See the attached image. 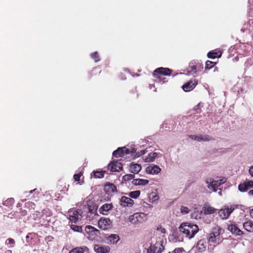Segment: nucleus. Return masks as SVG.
<instances>
[{"label":"nucleus","instance_id":"f257e3e1","mask_svg":"<svg viewBox=\"0 0 253 253\" xmlns=\"http://www.w3.org/2000/svg\"><path fill=\"white\" fill-rule=\"evenodd\" d=\"M179 230L180 233L188 239H191L199 231V227L196 224L184 222L180 224Z\"/></svg>","mask_w":253,"mask_h":253},{"label":"nucleus","instance_id":"f03ea898","mask_svg":"<svg viewBox=\"0 0 253 253\" xmlns=\"http://www.w3.org/2000/svg\"><path fill=\"white\" fill-rule=\"evenodd\" d=\"M147 219L146 214L141 212H136L129 216L128 219L129 222L134 225H137L145 221Z\"/></svg>","mask_w":253,"mask_h":253},{"label":"nucleus","instance_id":"7ed1b4c3","mask_svg":"<svg viewBox=\"0 0 253 253\" xmlns=\"http://www.w3.org/2000/svg\"><path fill=\"white\" fill-rule=\"evenodd\" d=\"M235 208L236 206L234 205L224 206L218 211L219 216L222 219H226Z\"/></svg>","mask_w":253,"mask_h":253},{"label":"nucleus","instance_id":"20e7f679","mask_svg":"<svg viewBox=\"0 0 253 253\" xmlns=\"http://www.w3.org/2000/svg\"><path fill=\"white\" fill-rule=\"evenodd\" d=\"M164 250V247L161 241L157 242L147 249V253H161Z\"/></svg>","mask_w":253,"mask_h":253},{"label":"nucleus","instance_id":"39448f33","mask_svg":"<svg viewBox=\"0 0 253 253\" xmlns=\"http://www.w3.org/2000/svg\"><path fill=\"white\" fill-rule=\"evenodd\" d=\"M82 211L81 210L71 211H69V219L74 223L77 222L83 218Z\"/></svg>","mask_w":253,"mask_h":253},{"label":"nucleus","instance_id":"423d86ee","mask_svg":"<svg viewBox=\"0 0 253 253\" xmlns=\"http://www.w3.org/2000/svg\"><path fill=\"white\" fill-rule=\"evenodd\" d=\"M188 136L191 139L197 140L198 142L210 141L212 140V138L211 136L205 134H201L200 135H190Z\"/></svg>","mask_w":253,"mask_h":253},{"label":"nucleus","instance_id":"0eeeda50","mask_svg":"<svg viewBox=\"0 0 253 253\" xmlns=\"http://www.w3.org/2000/svg\"><path fill=\"white\" fill-rule=\"evenodd\" d=\"M161 170V168L158 166L154 164L149 165L146 169V171L147 173L153 175L158 174Z\"/></svg>","mask_w":253,"mask_h":253},{"label":"nucleus","instance_id":"6e6552de","mask_svg":"<svg viewBox=\"0 0 253 253\" xmlns=\"http://www.w3.org/2000/svg\"><path fill=\"white\" fill-rule=\"evenodd\" d=\"M253 187V181H246L243 183H241L238 186V189L241 192H246L249 189Z\"/></svg>","mask_w":253,"mask_h":253},{"label":"nucleus","instance_id":"1a4fd4ad","mask_svg":"<svg viewBox=\"0 0 253 253\" xmlns=\"http://www.w3.org/2000/svg\"><path fill=\"white\" fill-rule=\"evenodd\" d=\"M129 154V150L126 147L119 148L113 153V156L115 157H123L125 154Z\"/></svg>","mask_w":253,"mask_h":253},{"label":"nucleus","instance_id":"9d476101","mask_svg":"<svg viewBox=\"0 0 253 253\" xmlns=\"http://www.w3.org/2000/svg\"><path fill=\"white\" fill-rule=\"evenodd\" d=\"M108 167L111 171H120L122 170V165L120 162H112L109 165Z\"/></svg>","mask_w":253,"mask_h":253},{"label":"nucleus","instance_id":"9b49d317","mask_svg":"<svg viewBox=\"0 0 253 253\" xmlns=\"http://www.w3.org/2000/svg\"><path fill=\"white\" fill-rule=\"evenodd\" d=\"M120 204L123 207H131L133 204V201L129 197L123 196L120 200Z\"/></svg>","mask_w":253,"mask_h":253},{"label":"nucleus","instance_id":"f8f14e48","mask_svg":"<svg viewBox=\"0 0 253 253\" xmlns=\"http://www.w3.org/2000/svg\"><path fill=\"white\" fill-rule=\"evenodd\" d=\"M227 229L232 234L236 235H241L243 234V232L235 224L231 223L228 225Z\"/></svg>","mask_w":253,"mask_h":253},{"label":"nucleus","instance_id":"ddd939ff","mask_svg":"<svg viewBox=\"0 0 253 253\" xmlns=\"http://www.w3.org/2000/svg\"><path fill=\"white\" fill-rule=\"evenodd\" d=\"M111 224L110 219L107 218H101L98 221V226L100 228L105 230L107 228L108 226Z\"/></svg>","mask_w":253,"mask_h":253},{"label":"nucleus","instance_id":"4468645a","mask_svg":"<svg viewBox=\"0 0 253 253\" xmlns=\"http://www.w3.org/2000/svg\"><path fill=\"white\" fill-rule=\"evenodd\" d=\"M197 84V82L195 80L191 81L186 84H185L182 87L185 91H189L192 90Z\"/></svg>","mask_w":253,"mask_h":253},{"label":"nucleus","instance_id":"2eb2a0df","mask_svg":"<svg viewBox=\"0 0 253 253\" xmlns=\"http://www.w3.org/2000/svg\"><path fill=\"white\" fill-rule=\"evenodd\" d=\"M203 211L205 214H210L215 213L217 210L211 207L209 204H205L203 208Z\"/></svg>","mask_w":253,"mask_h":253},{"label":"nucleus","instance_id":"dca6fc26","mask_svg":"<svg viewBox=\"0 0 253 253\" xmlns=\"http://www.w3.org/2000/svg\"><path fill=\"white\" fill-rule=\"evenodd\" d=\"M94 251L98 253H107L110 251V248L107 246H102L96 245L94 246Z\"/></svg>","mask_w":253,"mask_h":253},{"label":"nucleus","instance_id":"f3484780","mask_svg":"<svg viewBox=\"0 0 253 253\" xmlns=\"http://www.w3.org/2000/svg\"><path fill=\"white\" fill-rule=\"evenodd\" d=\"M104 191L107 194H110L112 192L116 191L117 188L114 184L112 183H108L105 184L104 186Z\"/></svg>","mask_w":253,"mask_h":253},{"label":"nucleus","instance_id":"a211bd4d","mask_svg":"<svg viewBox=\"0 0 253 253\" xmlns=\"http://www.w3.org/2000/svg\"><path fill=\"white\" fill-rule=\"evenodd\" d=\"M130 171L134 174L138 173L141 169V166L138 164H131L129 167Z\"/></svg>","mask_w":253,"mask_h":253},{"label":"nucleus","instance_id":"6ab92c4d","mask_svg":"<svg viewBox=\"0 0 253 253\" xmlns=\"http://www.w3.org/2000/svg\"><path fill=\"white\" fill-rule=\"evenodd\" d=\"M113 207L111 204H105L103 205L99 209V211L103 214L106 215L107 212L111 210Z\"/></svg>","mask_w":253,"mask_h":253},{"label":"nucleus","instance_id":"aec40b11","mask_svg":"<svg viewBox=\"0 0 253 253\" xmlns=\"http://www.w3.org/2000/svg\"><path fill=\"white\" fill-rule=\"evenodd\" d=\"M149 181L146 179L136 178L134 179L132 181V183L135 185H145L147 184Z\"/></svg>","mask_w":253,"mask_h":253},{"label":"nucleus","instance_id":"412c9836","mask_svg":"<svg viewBox=\"0 0 253 253\" xmlns=\"http://www.w3.org/2000/svg\"><path fill=\"white\" fill-rule=\"evenodd\" d=\"M207 186L211 190H212L213 192H216L217 190V188L213 181L212 179H209L206 180Z\"/></svg>","mask_w":253,"mask_h":253},{"label":"nucleus","instance_id":"4be33fe9","mask_svg":"<svg viewBox=\"0 0 253 253\" xmlns=\"http://www.w3.org/2000/svg\"><path fill=\"white\" fill-rule=\"evenodd\" d=\"M158 156V153L156 152L150 153L148 154L144 159V162L146 163L153 162L154 161L156 158Z\"/></svg>","mask_w":253,"mask_h":253},{"label":"nucleus","instance_id":"5701e85b","mask_svg":"<svg viewBox=\"0 0 253 253\" xmlns=\"http://www.w3.org/2000/svg\"><path fill=\"white\" fill-rule=\"evenodd\" d=\"M244 228L248 232H253V221L249 220L243 224Z\"/></svg>","mask_w":253,"mask_h":253},{"label":"nucleus","instance_id":"b1692460","mask_svg":"<svg viewBox=\"0 0 253 253\" xmlns=\"http://www.w3.org/2000/svg\"><path fill=\"white\" fill-rule=\"evenodd\" d=\"M88 250L86 247H79L72 250L70 253H88Z\"/></svg>","mask_w":253,"mask_h":253},{"label":"nucleus","instance_id":"393cba45","mask_svg":"<svg viewBox=\"0 0 253 253\" xmlns=\"http://www.w3.org/2000/svg\"><path fill=\"white\" fill-rule=\"evenodd\" d=\"M155 73H157L158 74H161L164 75H168L170 73V70L169 68H159L155 70Z\"/></svg>","mask_w":253,"mask_h":253},{"label":"nucleus","instance_id":"a878e982","mask_svg":"<svg viewBox=\"0 0 253 253\" xmlns=\"http://www.w3.org/2000/svg\"><path fill=\"white\" fill-rule=\"evenodd\" d=\"M85 231L87 233H94V234L97 235V233H99V231L98 230L95 229L94 227L91 225H87L85 227Z\"/></svg>","mask_w":253,"mask_h":253},{"label":"nucleus","instance_id":"bb28decb","mask_svg":"<svg viewBox=\"0 0 253 253\" xmlns=\"http://www.w3.org/2000/svg\"><path fill=\"white\" fill-rule=\"evenodd\" d=\"M119 240V236L116 234H112L108 238L109 242L113 244H116Z\"/></svg>","mask_w":253,"mask_h":253},{"label":"nucleus","instance_id":"cd10ccee","mask_svg":"<svg viewBox=\"0 0 253 253\" xmlns=\"http://www.w3.org/2000/svg\"><path fill=\"white\" fill-rule=\"evenodd\" d=\"M209 242L211 244H219L222 242V240L220 238H217L215 236H212L211 234H210V237L209 238Z\"/></svg>","mask_w":253,"mask_h":253},{"label":"nucleus","instance_id":"c85d7f7f","mask_svg":"<svg viewBox=\"0 0 253 253\" xmlns=\"http://www.w3.org/2000/svg\"><path fill=\"white\" fill-rule=\"evenodd\" d=\"M212 180L214 183V184L216 185L217 188L226 182V179L224 178L218 179H212Z\"/></svg>","mask_w":253,"mask_h":253},{"label":"nucleus","instance_id":"c756f323","mask_svg":"<svg viewBox=\"0 0 253 253\" xmlns=\"http://www.w3.org/2000/svg\"><path fill=\"white\" fill-rule=\"evenodd\" d=\"M222 231V229L219 227L215 228L213 232L211 234L212 236H215L217 238H219V235L221 234Z\"/></svg>","mask_w":253,"mask_h":253},{"label":"nucleus","instance_id":"7c9ffc66","mask_svg":"<svg viewBox=\"0 0 253 253\" xmlns=\"http://www.w3.org/2000/svg\"><path fill=\"white\" fill-rule=\"evenodd\" d=\"M134 177L135 174H127L123 177V181H127L131 179H134Z\"/></svg>","mask_w":253,"mask_h":253},{"label":"nucleus","instance_id":"2f4dec72","mask_svg":"<svg viewBox=\"0 0 253 253\" xmlns=\"http://www.w3.org/2000/svg\"><path fill=\"white\" fill-rule=\"evenodd\" d=\"M70 228H71V229H72L73 231H74L75 232H82V226H80L78 225H76L72 224L70 225Z\"/></svg>","mask_w":253,"mask_h":253},{"label":"nucleus","instance_id":"473e14b6","mask_svg":"<svg viewBox=\"0 0 253 253\" xmlns=\"http://www.w3.org/2000/svg\"><path fill=\"white\" fill-rule=\"evenodd\" d=\"M140 194V191L137 190V191H134L130 192L129 194V196L131 198L136 199L139 196Z\"/></svg>","mask_w":253,"mask_h":253},{"label":"nucleus","instance_id":"72a5a7b5","mask_svg":"<svg viewBox=\"0 0 253 253\" xmlns=\"http://www.w3.org/2000/svg\"><path fill=\"white\" fill-rule=\"evenodd\" d=\"M88 212L90 213L94 214V216L98 215L97 214V209L95 207H93L92 208L91 206L88 207Z\"/></svg>","mask_w":253,"mask_h":253},{"label":"nucleus","instance_id":"f704fd0d","mask_svg":"<svg viewBox=\"0 0 253 253\" xmlns=\"http://www.w3.org/2000/svg\"><path fill=\"white\" fill-rule=\"evenodd\" d=\"M94 177L95 178H102L104 177V172L102 171H94Z\"/></svg>","mask_w":253,"mask_h":253},{"label":"nucleus","instance_id":"c9c22d12","mask_svg":"<svg viewBox=\"0 0 253 253\" xmlns=\"http://www.w3.org/2000/svg\"><path fill=\"white\" fill-rule=\"evenodd\" d=\"M197 247L201 250V251H204L205 249V247L204 246V242L202 241H200L198 242L197 244Z\"/></svg>","mask_w":253,"mask_h":253},{"label":"nucleus","instance_id":"e433bc0d","mask_svg":"<svg viewBox=\"0 0 253 253\" xmlns=\"http://www.w3.org/2000/svg\"><path fill=\"white\" fill-rule=\"evenodd\" d=\"M180 210L182 214H187L189 211L188 208L184 206H181Z\"/></svg>","mask_w":253,"mask_h":253},{"label":"nucleus","instance_id":"4c0bfd02","mask_svg":"<svg viewBox=\"0 0 253 253\" xmlns=\"http://www.w3.org/2000/svg\"><path fill=\"white\" fill-rule=\"evenodd\" d=\"M91 56L95 62H97L99 60L98 55L97 52H95L92 53Z\"/></svg>","mask_w":253,"mask_h":253},{"label":"nucleus","instance_id":"58836bf2","mask_svg":"<svg viewBox=\"0 0 253 253\" xmlns=\"http://www.w3.org/2000/svg\"><path fill=\"white\" fill-rule=\"evenodd\" d=\"M213 65H214L213 63L212 62L210 61H208L206 62V68H210L212 67Z\"/></svg>","mask_w":253,"mask_h":253},{"label":"nucleus","instance_id":"ea45409f","mask_svg":"<svg viewBox=\"0 0 253 253\" xmlns=\"http://www.w3.org/2000/svg\"><path fill=\"white\" fill-rule=\"evenodd\" d=\"M216 53L210 52L208 54V56L209 58H214L216 57Z\"/></svg>","mask_w":253,"mask_h":253},{"label":"nucleus","instance_id":"a19ab883","mask_svg":"<svg viewBox=\"0 0 253 253\" xmlns=\"http://www.w3.org/2000/svg\"><path fill=\"white\" fill-rule=\"evenodd\" d=\"M157 231L160 232L161 234H165L166 232V230L165 228H162L161 227H158L157 229Z\"/></svg>","mask_w":253,"mask_h":253},{"label":"nucleus","instance_id":"79ce46f5","mask_svg":"<svg viewBox=\"0 0 253 253\" xmlns=\"http://www.w3.org/2000/svg\"><path fill=\"white\" fill-rule=\"evenodd\" d=\"M183 251H184V250L183 248H177V249H175L174 251H173V253H182Z\"/></svg>","mask_w":253,"mask_h":253},{"label":"nucleus","instance_id":"37998d69","mask_svg":"<svg viewBox=\"0 0 253 253\" xmlns=\"http://www.w3.org/2000/svg\"><path fill=\"white\" fill-rule=\"evenodd\" d=\"M81 174H76L74 175V178L75 179V181H78L80 180V178L81 177Z\"/></svg>","mask_w":253,"mask_h":253},{"label":"nucleus","instance_id":"c03bdc74","mask_svg":"<svg viewBox=\"0 0 253 253\" xmlns=\"http://www.w3.org/2000/svg\"><path fill=\"white\" fill-rule=\"evenodd\" d=\"M249 172L250 174L253 177V166L250 168Z\"/></svg>","mask_w":253,"mask_h":253},{"label":"nucleus","instance_id":"a18cd8bd","mask_svg":"<svg viewBox=\"0 0 253 253\" xmlns=\"http://www.w3.org/2000/svg\"><path fill=\"white\" fill-rule=\"evenodd\" d=\"M159 197L158 195H154V196H153L152 198V201L154 202V201H157L159 199Z\"/></svg>","mask_w":253,"mask_h":253},{"label":"nucleus","instance_id":"49530a36","mask_svg":"<svg viewBox=\"0 0 253 253\" xmlns=\"http://www.w3.org/2000/svg\"><path fill=\"white\" fill-rule=\"evenodd\" d=\"M8 244H13L14 243V240L12 239H8Z\"/></svg>","mask_w":253,"mask_h":253},{"label":"nucleus","instance_id":"de8ad7c7","mask_svg":"<svg viewBox=\"0 0 253 253\" xmlns=\"http://www.w3.org/2000/svg\"><path fill=\"white\" fill-rule=\"evenodd\" d=\"M248 194H249V195H253V190H250L248 192Z\"/></svg>","mask_w":253,"mask_h":253},{"label":"nucleus","instance_id":"09e8293b","mask_svg":"<svg viewBox=\"0 0 253 253\" xmlns=\"http://www.w3.org/2000/svg\"><path fill=\"white\" fill-rule=\"evenodd\" d=\"M250 215L252 218H253V209H252L250 211Z\"/></svg>","mask_w":253,"mask_h":253},{"label":"nucleus","instance_id":"8fccbe9b","mask_svg":"<svg viewBox=\"0 0 253 253\" xmlns=\"http://www.w3.org/2000/svg\"><path fill=\"white\" fill-rule=\"evenodd\" d=\"M140 152H141V154H144L145 153V151H141Z\"/></svg>","mask_w":253,"mask_h":253},{"label":"nucleus","instance_id":"3c124183","mask_svg":"<svg viewBox=\"0 0 253 253\" xmlns=\"http://www.w3.org/2000/svg\"><path fill=\"white\" fill-rule=\"evenodd\" d=\"M34 190H35L30 191V193H33V192Z\"/></svg>","mask_w":253,"mask_h":253},{"label":"nucleus","instance_id":"603ef678","mask_svg":"<svg viewBox=\"0 0 253 253\" xmlns=\"http://www.w3.org/2000/svg\"><path fill=\"white\" fill-rule=\"evenodd\" d=\"M219 194L220 195H221V192H219Z\"/></svg>","mask_w":253,"mask_h":253},{"label":"nucleus","instance_id":"864d4df0","mask_svg":"<svg viewBox=\"0 0 253 253\" xmlns=\"http://www.w3.org/2000/svg\"><path fill=\"white\" fill-rule=\"evenodd\" d=\"M193 69H195V67H194V66L193 67Z\"/></svg>","mask_w":253,"mask_h":253}]
</instances>
